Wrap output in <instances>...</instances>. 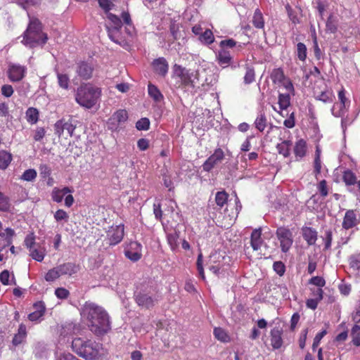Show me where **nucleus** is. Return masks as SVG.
<instances>
[{"label": "nucleus", "instance_id": "7c9ffc66", "mask_svg": "<svg viewBox=\"0 0 360 360\" xmlns=\"http://www.w3.org/2000/svg\"><path fill=\"white\" fill-rule=\"evenodd\" d=\"M25 117L30 124H36L39 118V111L34 107H29L25 112Z\"/></svg>", "mask_w": 360, "mask_h": 360}, {"label": "nucleus", "instance_id": "13d9d810", "mask_svg": "<svg viewBox=\"0 0 360 360\" xmlns=\"http://www.w3.org/2000/svg\"><path fill=\"white\" fill-rule=\"evenodd\" d=\"M255 72L254 68H250V66H248V68H246V72L244 76V82L245 84H250L255 81Z\"/></svg>", "mask_w": 360, "mask_h": 360}, {"label": "nucleus", "instance_id": "37998d69", "mask_svg": "<svg viewBox=\"0 0 360 360\" xmlns=\"http://www.w3.org/2000/svg\"><path fill=\"white\" fill-rule=\"evenodd\" d=\"M2 222L0 221V236L5 238L7 245H11L13 242V237L15 236V231L13 229L7 228L4 233H1Z\"/></svg>", "mask_w": 360, "mask_h": 360}, {"label": "nucleus", "instance_id": "6e6552de", "mask_svg": "<svg viewBox=\"0 0 360 360\" xmlns=\"http://www.w3.org/2000/svg\"><path fill=\"white\" fill-rule=\"evenodd\" d=\"M174 72L179 77L181 85L194 87L198 79V72L196 70H188V68L176 65Z\"/></svg>", "mask_w": 360, "mask_h": 360}, {"label": "nucleus", "instance_id": "7ed1b4c3", "mask_svg": "<svg viewBox=\"0 0 360 360\" xmlns=\"http://www.w3.org/2000/svg\"><path fill=\"white\" fill-rule=\"evenodd\" d=\"M72 349L86 360H96L105 356L107 352L102 344L93 340L77 338L72 340Z\"/></svg>", "mask_w": 360, "mask_h": 360}, {"label": "nucleus", "instance_id": "58836bf2", "mask_svg": "<svg viewBox=\"0 0 360 360\" xmlns=\"http://www.w3.org/2000/svg\"><path fill=\"white\" fill-rule=\"evenodd\" d=\"M77 267L73 263H65V264L59 265L60 276L61 275H72L76 273Z\"/></svg>", "mask_w": 360, "mask_h": 360}, {"label": "nucleus", "instance_id": "a18cd8bd", "mask_svg": "<svg viewBox=\"0 0 360 360\" xmlns=\"http://www.w3.org/2000/svg\"><path fill=\"white\" fill-rule=\"evenodd\" d=\"M266 122L267 120L264 113H259L255 121V125L257 130L264 131L266 126Z\"/></svg>", "mask_w": 360, "mask_h": 360}, {"label": "nucleus", "instance_id": "f8f14e48", "mask_svg": "<svg viewBox=\"0 0 360 360\" xmlns=\"http://www.w3.org/2000/svg\"><path fill=\"white\" fill-rule=\"evenodd\" d=\"M124 255L131 261L136 262L141 259L142 245L139 242L131 241L124 249Z\"/></svg>", "mask_w": 360, "mask_h": 360}, {"label": "nucleus", "instance_id": "423d86ee", "mask_svg": "<svg viewBox=\"0 0 360 360\" xmlns=\"http://www.w3.org/2000/svg\"><path fill=\"white\" fill-rule=\"evenodd\" d=\"M244 45V44H238L233 38L221 40L219 43L220 49L216 55L217 60L220 66H229L233 61V55L229 49H236V51H241Z\"/></svg>", "mask_w": 360, "mask_h": 360}, {"label": "nucleus", "instance_id": "9d476101", "mask_svg": "<svg viewBox=\"0 0 360 360\" xmlns=\"http://www.w3.org/2000/svg\"><path fill=\"white\" fill-rule=\"evenodd\" d=\"M229 257L224 256L221 252H212L209 257L208 265L210 269L214 274H219L224 269V264L229 261Z\"/></svg>", "mask_w": 360, "mask_h": 360}, {"label": "nucleus", "instance_id": "774afa93", "mask_svg": "<svg viewBox=\"0 0 360 360\" xmlns=\"http://www.w3.org/2000/svg\"><path fill=\"white\" fill-rule=\"evenodd\" d=\"M55 294L57 297L63 300V298L68 297L70 292L68 290V289L63 288V287H60L59 288L55 290Z\"/></svg>", "mask_w": 360, "mask_h": 360}, {"label": "nucleus", "instance_id": "052dcab7", "mask_svg": "<svg viewBox=\"0 0 360 360\" xmlns=\"http://www.w3.org/2000/svg\"><path fill=\"white\" fill-rule=\"evenodd\" d=\"M338 100L340 101L345 110L347 111V108L350 105V101L345 96V89H342L338 92Z\"/></svg>", "mask_w": 360, "mask_h": 360}, {"label": "nucleus", "instance_id": "49530a36", "mask_svg": "<svg viewBox=\"0 0 360 360\" xmlns=\"http://www.w3.org/2000/svg\"><path fill=\"white\" fill-rule=\"evenodd\" d=\"M34 353L38 358H44L47 356L49 350L45 345L39 342L34 347Z\"/></svg>", "mask_w": 360, "mask_h": 360}, {"label": "nucleus", "instance_id": "0eeeda50", "mask_svg": "<svg viewBox=\"0 0 360 360\" xmlns=\"http://www.w3.org/2000/svg\"><path fill=\"white\" fill-rule=\"evenodd\" d=\"M72 188H68V186H63V188L56 186L52 189L51 199L57 203H60L65 197V206L70 207L75 201L74 196L72 194Z\"/></svg>", "mask_w": 360, "mask_h": 360}, {"label": "nucleus", "instance_id": "0e129e2a", "mask_svg": "<svg viewBox=\"0 0 360 360\" xmlns=\"http://www.w3.org/2000/svg\"><path fill=\"white\" fill-rule=\"evenodd\" d=\"M326 333V330H323L322 331L319 332V333L316 335L312 343V349H316V348L319 347L322 338H323Z\"/></svg>", "mask_w": 360, "mask_h": 360}, {"label": "nucleus", "instance_id": "3c124183", "mask_svg": "<svg viewBox=\"0 0 360 360\" xmlns=\"http://www.w3.org/2000/svg\"><path fill=\"white\" fill-rule=\"evenodd\" d=\"M287 94H290V97L291 98L292 95H295V86L292 82V81L290 80V79L286 78L285 75H284V79L283 81V85L282 86Z\"/></svg>", "mask_w": 360, "mask_h": 360}, {"label": "nucleus", "instance_id": "c03bdc74", "mask_svg": "<svg viewBox=\"0 0 360 360\" xmlns=\"http://www.w3.org/2000/svg\"><path fill=\"white\" fill-rule=\"evenodd\" d=\"M343 180L347 185H354L356 183V176L351 170H345L343 173Z\"/></svg>", "mask_w": 360, "mask_h": 360}, {"label": "nucleus", "instance_id": "338daca9", "mask_svg": "<svg viewBox=\"0 0 360 360\" xmlns=\"http://www.w3.org/2000/svg\"><path fill=\"white\" fill-rule=\"evenodd\" d=\"M273 269L278 275H283L285 271V266L281 261H276L274 263Z\"/></svg>", "mask_w": 360, "mask_h": 360}, {"label": "nucleus", "instance_id": "f704fd0d", "mask_svg": "<svg viewBox=\"0 0 360 360\" xmlns=\"http://www.w3.org/2000/svg\"><path fill=\"white\" fill-rule=\"evenodd\" d=\"M179 233L176 231L167 233V243L173 251H176L179 248Z\"/></svg>", "mask_w": 360, "mask_h": 360}, {"label": "nucleus", "instance_id": "20e7f679", "mask_svg": "<svg viewBox=\"0 0 360 360\" xmlns=\"http://www.w3.org/2000/svg\"><path fill=\"white\" fill-rule=\"evenodd\" d=\"M101 90L92 84H82L75 93V101L86 109H91L100 103Z\"/></svg>", "mask_w": 360, "mask_h": 360}, {"label": "nucleus", "instance_id": "de8ad7c7", "mask_svg": "<svg viewBox=\"0 0 360 360\" xmlns=\"http://www.w3.org/2000/svg\"><path fill=\"white\" fill-rule=\"evenodd\" d=\"M24 243L26 245L27 248H28L30 252V255L32 257V251L35 245V235L33 233H28L24 239Z\"/></svg>", "mask_w": 360, "mask_h": 360}, {"label": "nucleus", "instance_id": "6e6d98bb", "mask_svg": "<svg viewBox=\"0 0 360 360\" xmlns=\"http://www.w3.org/2000/svg\"><path fill=\"white\" fill-rule=\"evenodd\" d=\"M316 98L319 101H321L322 102L328 103L332 102L333 94L330 91H321V94H317V96H316Z\"/></svg>", "mask_w": 360, "mask_h": 360}, {"label": "nucleus", "instance_id": "680f3d73", "mask_svg": "<svg viewBox=\"0 0 360 360\" xmlns=\"http://www.w3.org/2000/svg\"><path fill=\"white\" fill-rule=\"evenodd\" d=\"M56 360H78L75 356L67 352L56 351Z\"/></svg>", "mask_w": 360, "mask_h": 360}, {"label": "nucleus", "instance_id": "2f4dec72", "mask_svg": "<svg viewBox=\"0 0 360 360\" xmlns=\"http://www.w3.org/2000/svg\"><path fill=\"white\" fill-rule=\"evenodd\" d=\"M284 75L285 74L281 68H275L271 73V79L274 83L282 87Z\"/></svg>", "mask_w": 360, "mask_h": 360}, {"label": "nucleus", "instance_id": "864d4df0", "mask_svg": "<svg viewBox=\"0 0 360 360\" xmlns=\"http://www.w3.org/2000/svg\"><path fill=\"white\" fill-rule=\"evenodd\" d=\"M307 49L304 44L302 42H298L297 44V56L301 60V61H304L307 58Z\"/></svg>", "mask_w": 360, "mask_h": 360}, {"label": "nucleus", "instance_id": "a211bd4d", "mask_svg": "<svg viewBox=\"0 0 360 360\" xmlns=\"http://www.w3.org/2000/svg\"><path fill=\"white\" fill-rule=\"evenodd\" d=\"M135 300L139 306L150 307L157 302L156 297H152L149 293L139 292L135 295Z\"/></svg>", "mask_w": 360, "mask_h": 360}, {"label": "nucleus", "instance_id": "5fc2aeb1", "mask_svg": "<svg viewBox=\"0 0 360 360\" xmlns=\"http://www.w3.org/2000/svg\"><path fill=\"white\" fill-rule=\"evenodd\" d=\"M58 277H60L59 266H57L55 269L49 270L45 275V279L48 281H56Z\"/></svg>", "mask_w": 360, "mask_h": 360}, {"label": "nucleus", "instance_id": "5701e85b", "mask_svg": "<svg viewBox=\"0 0 360 360\" xmlns=\"http://www.w3.org/2000/svg\"><path fill=\"white\" fill-rule=\"evenodd\" d=\"M263 239H262V229H256L252 231L250 236V244L254 250H258L262 247Z\"/></svg>", "mask_w": 360, "mask_h": 360}, {"label": "nucleus", "instance_id": "c756f323", "mask_svg": "<svg viewBox=\"0 0 360 360\" xmlns=\"http://www.w3.org/2000/svg\"><path fill=\"white\" fill-rule=\"evenodd\" d=\"M200 42L205 45L212 44L215 40L214 33L210 29H206L202 31V34L198 37Z\"/></svg>", "mask_w": 360, "mask_h": 360}, {"label": "nucleus", "instance_id": "dca6fc26", "mask_svg": "<svg viewBox=\"0 0 360 360\" xmlns=\"http://www.w3.org/2000/svg\"><path fill=\"white\" fill-rule=\"evenodd\" d=\"M359 221V214L354 210H348L343 217L342 227L349 229L357 225Z\"/></svg>", "mask_w": 360, "mask_h": 360}, {"label": "nucleus", "instance_id": "f03ea898", "mask_svg": "<svg viewBox=\"0 0 360 360\" xmlns=\"http://www.w3.org/2000/svg\"><path fill=\"white\" fill-rule=\"evenodd\" d=\"M98 4L105 12L107 13V18L109 20V24L107 25L108 34L109 38L114 42L121 45V46H127V41L126 36L122 31L123 25L122 19L120 17L115 15L112 13H109L114 6L111 0H98Z\"/></svg>", "mask_w": 360, "mask_h": 360}, {"label": "nucleus", "instance_id": "bb28decb", "mask_svg": "<svg viewBox=\"0 0 360 360\" xmlns=\"http://www.w3.org/2000/svg\"><path fill=\"white\" fill-rule=\"evenodd\" d=\"M148 93L150 98H153L155 103H160L164 99L163 94L158 87L155 84H152V83H149L148 85Z\"/></svg>", "mask_w": 360, "mask_h": 360}, {"label": "nucleus", "instance_id": "4be33fe9", "mask_svg": "<svg viewBox=\"0 0 360 360\" xmlns=\"http://www.w3.org/2000/svg\"><path fill=\"white\" fill-rule=\"evenodd\" d=\"M283 343L282 338V330L274 328L271 331V345L274 348L281 347Z\"/></svg>", "mask_w": 360, "mask_h": 360}, {"label": "nucleus", "instance_id": "4c0bfd02", "mask_svg": "<svg viewBox=\"0 0 360 360\" xmlns=\"http://www.w3.org/2000/svg\"><path fill=\"white\" fill-rule=\"evenodd\" d=\"M252 22L253 25L255 26V27L264 28V18L263 17L262 12L260 11V10H259V9L255 10L253 17H252Z\"/></svg>", "mask_w": 360, "mask_h": 360}, {"label": "nucleus", "instance_id": "6ab92c4d", "mask_svg": "<svg viewBox=\"0 0 360 360\" xmlns=\"http://www.w3.org/2000/svg\"><path fill=\"white\" fill-rule=\"evenodd\" d=\"M153 65L154 70L158 75H165L168 72L169 65L166 59L163 57L155 59L153 63Z\"/></svg>", "mask_w": 360, "mask_h": 360}, {"label": "nucleus", "instance_id": "69168bd1", "mask_svg": "<svg viewBox=\"0 0 360 360\" xmlns=\"http://www.w3.org/2000/svg\"><path fill=\"white\" fill-rule=\"evenodd\" d=\"M309 283L316 285L317 288H322L326 285V281L322 278V276H312Z\"/></svg>", "mask_w": 360, "mask_h": 360}, {"label": "nucleus", "instance_id": "72a5a7b5", "mask_svg": "<svg viewBox=\"0 0 360 360\" xmlns=\"http://www.w3.org/2000/svg\"><path fill=\"white\" fill-rule=\"evenodd\" d=\"M229 200V194L226 191H219L215 194V202L219 208L224 207Z\"/></svg>", "mask_w": 360, "mask_h": 360}, {"label": "nucleus", "instance_id": "8fccbe9b", "mask_svg": "<svg viewBox=\"0 0 360 360\" xmlns=\"http://www.w3.org/2000/svg\"><path fill=\"white\" fill-rule=\"evenodd\" d=\"M11 273L9 270H3L0 273V281L3 283V285H11V283H15V278L13 276L12 279L10 280Z\"/></svg>", "mask_w": 360, "mask_h": 360}, {"label": "nucleus", "instance_id": "4d7b16f0", "mask_svg": "<svg viewBox=\"0 0 360 360\" xmlns=\"http://www.w3.org/2000/svg\"><path fill=\"white\" fill-rule=\"evenodd\" d=\"M197 270L198 271V274L201 278L205 279V274L204 272V267H203V256L202 252H199L198 257H197Z\"/></svg>", "mask_w": 360, "mask_h": 360}, {"label": "nucleus", "instance_id": "b1692460", "mask_svg": "<svg viewBox=\"0 0 360 360\" xmlns=\"http://www.w3.org/2000/svg\"><path fill=\"white\" fill-rule=\"evenodd\" d=\"M36 310L28 314V319L31 321H41L45 314V307L42 303H38L34 305Z\"/></svg>", "mask_w": 360, "mask_h": 360}, {"label": "nucleus", "instance_id": "c9c22d12", "mask_svg": "<svg viewBox=\"0 0 360 360\" xmlns=\"http://www.w3.org/2000/svg\"><path fill=\"white\" fill-rule=\"evenodd\" d=\"M291 145L290 141H283L276 145V149L283 156L288 157L290 154Z\"/></svg>", "mask_w": 360, "mask_h": 360}, {"label": "nucleus", "instance_id": "a878e982", "mask_svg": "<svg viewBox=\"0 0 360 360\" xmlns=\"http://www.w3.org/2000/svg\"><path fill=\"white\" fill-rule=\"evenodd\" d=\"M302 236L308 245H313L315 244L318 238V233L316 229L307 226L302 229Z\"/></svg>", "mask_w": 360, "mask_h": 360}, {"label": "nucleus", "instance_id": "f3484780", "mask_svg": "<svg viewBox=\"0 0 360 360\" xmlns=\"http://www.w3.org/2000/svg\"><path fill=\"white\" fill-rule=\"evenodd\" d=\"M94 66L88 62H79L76 68V72L83 79H88L93 75Z\"/></svg>", "mask_w": 360, "mask_h": 360}, {"label": "nucleus", "instance_id": "9b49d317", "mask_svg": "<svg viewBox=\"0 0 360 360\" xmlns=\"http://www.w3.org/2000/svg\"><path fill=\"white\" fill-rule=\"evenodd\" d=\"M124 236V224L112 225L106 231V241L111 246L119 244Z\"/></svg>", "mask_w": 360, "mask_h": 360}, {"label": "nucleus", "instance_id": "603ef678", "mask_svg": "<svg viewBox=\"0 0 360 360\" xmlns=\"http://www.w3.org/2000/svg\"><path fill=\"white\" fill-rule=\"evenodd\" d=\"M214 335L217 339L220 341H223L224 342H226V341H229V340L226 332L224 329H222V328H214Z\"/></svg>", "mask_w": 360, "mask_h": 360}, {"label": "nucleus", "instance_id": "ea45409f", "mask_svg": "<svg viewBox=\"0 0 360 360\" xmlns=\"http://www.w3.org/2000/svg\"><path fill=\"white\" fill-rule=\"evenodd\" d=\"M56 76L58 78V84L59 86L63 89H68L70 87V77L68 75L56 72Z\"/></svg>", "mask_w": 360, "mask_h": 360}, {"label": "nucleus", "instance_id": "f257e3e1", "mask_svg": "<svg viewBox=\"0 0 360 360\" xmlns=\"http://www.w3.org/2000/svg\"><path fill=\"white\" fill-rule=\"evenodd\" d=\"M80 314L88 322L91 332L100 336L110 330V317L103 307L91 302H86L81 307Z\"/></svg>", "mask_w": 360, "mask_h": 360}, {"label": "nucleus", "instance_id": "39448f33", "mask_svg": "<svg viewBox=\"0 0 360 360\" xmlns=\"http://www.w3.org/2000/svg\"><path fill=\"white\" fill-rule=\"evenodd\" d=\"M48 36L42 31V24L37 18H30L29 25L24 32L22 42L26 46L34 47L46 43Z\"/></svg>", "mask_w": 360, "mask_h": 360}, {"label": "nucleus", "instance_id": "473e14b6", "mask_svg": "<svg viewBox=\"0 0 360 360\" xmlns=\"http://www.w3.org/2000/svg\"><path fill=\"white\" fill-rule=\"evenodd\" d=\"M12 158V155L10 152L6 151V150H1V151H0V169H6L10 165Z\"/></svg>", "mask_w": 360, "mask_h": 360}, {"label": "nucleus", "instance_id": "1a4fd4ad", "mask_svg": "<svg viewBox=\"0 0 360 360\" xmlns=\"http://www.w3.org/2000/svg\"><path fill=\"white\" fill-rule=\"evenodd\" d=\"M276 238L283 252H288L293 243V233L290 229L281 226L276 230Z\"/></svg>", "mask_w": 360, "mask_h": 360}, {"label": "nucleus", "instance_id": "09e8293b", "mask_svg": "<svg viewBox=\"0 0 360 360\" xmlns=\"http://www.w3.org/2000/svg\"><path fill=\"white\" fill-rule=\"evenodd\" d=\"M37 176V172L35 169H27L20 176L21 180L34 181Z\"/></svg>", "mask_w": 360, "mask_h": 360}, {"label": "nucleus", "instance_id": "79ce46f5", "mask_svg": "<svg viewBox=\"0 0 360 360\" xmlns=\"http://www.w3.org/2000/svg\"><path fill=\"white\" fill-rule=\"evenodd\" d=\"M346 112L347 111L341 101L335 103L331 108L333 115L336 116L337 117H341V116H343Z\"/></svg>", "mask_w": 360, "mask_h": 360}, {"label": "nucleus", "instance_id": "ddd939ff", "mask_svg": "<svg viewBox=\"0 0 360 360\" xmlns=\"http://www.w3.org/2000/svg\"><path fill=\"white\" fill-rule=\"evenodd\" d=\"M128 119V113L125 109H119L111 115L108 121V127L111 130H116L120 124Z\"/></svg>", "mask_w": 360, "mask_h": 360}, {"label": "nucleus", "instance_id": "e2e57ef3", "mask_svg": "<svg viewBox=\"0 0 360 360\" xmlns=\"http://www.w3.org/2000/svg\"><path fill=\"white\" fill-rule=\"evenodd\" d=\"M69 214L63 209L58 210L54 214V219L57 221H67L69 219Z\"/></svg>", "mask_w": 360, "mask_h": 360}, {"label": "nucleus", "instance_id": "bf43d9fd", "mask_svg": "<svg viewBox=\"0 0 360 360\" xmlns=\"http://www.w3.org/2000/svg\"><path fill=\"white\" fill-rule=\"evenodd\" d=\"M150 122L148 117H142L136 123V127L138 130H148L150 127Z\"/></svg>", "mask_w": 360, "mask_h": 360}, {"label": "nucleus", "instance_id": "cd10ccee", "mask_svg": "<svg viewBox=\"0 0 360 360\" xmlns=\"http://www.w3.org/2000/svg\"><path fill=\"white\" fill-rule=\"evenodd\" d=\"M307 150V143L304 139H298L295 144L294 153L297 158H302L305 156Z\"/></svg>", "mask_w": 360, "mask_h": 360}, {"label": "nucleus", "instance_id": "4468645a", "mask_svg": "<svg viewBox=\"0 0 360 360\" xmlns=\"http://www.w3.org/2000/svg\"><path fill=\"white\" fill-rule=\"evenodd\" d=\"M224 158V153L221 148H217L203 163V169L206 172H210L213 169L215 165L221 162Z\"/></svg>", "mask_w": 360, "mask_h": 360}, {"label": "nucleus", "instance_id": "aec40b11", "mask_svg": "<svg viewBox=\"0 0 360 360\" xmlns=\"http://www.w3.org/2000/svg\"><path fill=\"white\" fill-rule=\"evenodd\" d=\"M27 335V329L24 323H20L18 333L15 334L13 340L12 344L14 347H18V345L23 343Z\"/></svg>", "mask_w": 360, "mask_h": 360}, {"label": "nucleus", "instance_id": "e433bc0d", "mask_svg": "<svg viewBox=\"0 0 360 360\" xmlns=\"http://www.w3.org/2000/svg\"><path fill=\"white\" fill-rule=\"evenodd\" d=\"M290 94L287 93H280L278 95V103L281 110H286L290 105Z\"/></svg>", "mask_w": 360, "mask_h": 360}, {"label": "nucleus", "instance_id": "2eb2a0df", "mask_svg": "<svg viewBox=\"0 0 360 360\" xmlns=\"http://www.w3.org/2000/svg\"><path fill=\"white\" fill-rule=\"evenodd\" d=\"M27 68L25 66L20 65V64H10L8 66V77L11 81L18 82L23 79Z\"/></svg>", "mask_w": 360, "mask_h": 360}, {"label": "nucleus", "instance_id": "412c9836", "mask_svg": "<svg viewBox=\"0 0 360 360\" xmlns=\"http://www.w3.org/2000/svg\"><path fill=\"white\" fill-rule=\"evenodd\" d=\"M349 269L360 278V252H355L348 258Z\"/></svg>", "mask_w": 360, "mask_h": 360}, {"label": "nucleus", "instance_id": "a19ab883", "mask_svg": "<svg viewBox=\"0 0 360 360\" xmlns=\"http://www.w3.org/2000/svg\"><path fill=\"white\" fill-rule=\"evenodd\" d=\"M352 342L356 347H360V326H353L351 330Z\"/></svg>", "mask_w": 360, "mask_h": 360}, {"label": "nucleus", "instance_id": "c85d7f7f", "mask_svg": "<svg viewBox=\"0 0 360 360\" xmlns=\"http://www.w3.org/2000/svg\"><path fill=\"white\" fill-rule=\"evenodd\" d=\"M122 18L124 23L125 24V34H127V36H133L134 33V27L131 22L130 14H129L128 12H122Z\"/></svg>", "mask_w": 360, "mask_h": 360}, {"label": "nucleus", "instance_id": "393cba45", "mask_svg": "<svg viewBox=\"0 0 360 360\" xmlns=\"http://www.w3.org/2000/svg\"><path fill=\"white\" fill-rule=\"evenodd\" d=\"M46 255V248L41 244L34 243L31 257L37 262H42Z\"/></svg>", "mask_w": 360, "mask_h": 360}]
</instances>
